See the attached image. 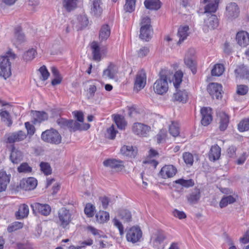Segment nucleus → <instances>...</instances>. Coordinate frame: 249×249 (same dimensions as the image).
I'll return each mask as SVG.
<instances>
[{
	"label": "nucleus",
	"instance_id": "nucleus-1",
	"mask_svg": "<svg viewBox=\"0 0 249 249\" xmlns=\"http://www.w3.org/2000/svg\"><path fill=\"white\" fill-rule=\"evenodd\" d=\"M183 72L181 71H176L174 74L173 84L176 89V91L173 95V100L183 103H186L188 100V92L185 89H178V88L182 82Z\"/></svg>",
	"mask_w": 249,
	"mask_h": 249
},
{
	"label": "nucleus",
	"instance_id": "nucleus-2",
	"mask_svg": "<svg viewBox=\"0 0 249 249\" xmlns=\"http://www.w3.org/2000/svg\"><path fill=\"white\" fill-rule=\"evenodd\" d=\"M16 57V54L11 51H8L5 55L1 56L0 76L6 79L11 75V61L14 60Z\"/></svg>",
	"mask_w": 249,
	"mask_h": 249
},
{
	"label": "nucleus",
	"instance_id": "nucleus-3",
	"mask_svg": "<svg viewBox=\"0 0 249 249\" xmlns=\"http://www.w3.org/2000/svg\"><path fill=\"white\" fill-rule=\"evenodd\" d=\"M58 225L63 229H68L72 220V214L69 210L63 207L58 211Z\"/></svg>",
	"mask_w": 249,
	"mask_h": 249
},
{
	"label": "nucleus",
	"instance_id": "nucleus-4",
	"mask_svg": "<svg viewBox=\"0 0 249 249\" xmlns=\"http://www.w3.org/2000/svg\"><path fill=\"white\" fill-rule=\"evenodd\" d=\"M42 140L51 144H58L61 143L62 137L57 130L51 128L43 131L41 136Z\"/></svg>",
	"mask_w": 249,
	"mask_h": 249
},
{
	"label": "nucleus",
	"instance_id": "nucleus-5",
	"mask_svg": "<svg viewBox=\"0 0 249 249\" xmlns=\"http://www.w3.org/2000/svg\"><path fill=\"white\" fill-rule=\"evenodd\" d=\"M163 72L162 71L160 73V77L156 81L153 86L155 92L160 95L166 93L169 88L167 76L163 74Z\"/></svg>",
	"mask_w": 249,
	"mask_h": 249
},
{
	"label": "nucleus",
	"instance_id": "nucleus-6",
	"mask_svg": "<svg viewBox=\"0 0 249 249\" xmlns=\"http://www.w3.org/2000/svg\"><path fill=\"white\" fill-rule=\"evenodd\" d=\"M195 51L194 49H190L184 58V63L189 68L193 74L196 72V63L194 56Z\"/></svg>",
	"mask_w": 249,
	"mask_h": 249
},
{
	"label": "nucleus",
	"instance_id": "nucleus-7",
	"mask_svg": "<svg viewBox=\"0 0 249 249\" xmlns=\"http://www.w3.org/2000/svg\"><path fill=\"white\" fill-rule=\"evenodd\" d=\"M142 236V231L139 227H133L126 233V238L128 242L135 243L139 242Z\"/></svg>",
	"mask_w": 249,
	"mask_h": 249
},
{
	"label": "nucleus",
	"instance_id": "nucleus-8",
	"mask_svg": "<svg viewBox=\"0 0 249 249\" xmlns=\"http://www.w3.org/2000/svg\"><path fill=\"white\" fill-rule=\"evenodd\" d=\"M239 13L237 4L235 2H231L226 6L225 15L228 19L232 20L239 16Z\"/></svg>",
	"mask_w": 249,
	"mask_h": 249
},
{
	"label": "nucleus",
	"instance_id": "nucleus-9",
	"mask_svg": "<svg viewBox=\"0 0 249 249\" xmlns=\"http://www.w3.org/2000/svg\"><path fill=\"white\" fill-rule=\"evenodd\" d=\"M207 18L204 20L203 30L207 33L210 30H213L218 26V19L215 15H207Z\"/></svg>",
	"mask_w": 249,
	"mask_h": 249
},
{
	"label": "nucleus",
	"instance_id": "nucleus-10",
	"mask_svg": "<svg viewBox=\"0 0 249 249\" xmlns=\"http://www.w3.org/2000/svg\"><path fill=\"white\" fill-rule=\"evenodd\" d=\"M103 165L117 172L121 171L124 168L123 160L115 159H109L104 160Z\"/></svg>",
	"mask_w": 249,
	"mask_h": 249
},
{
	"label": "nucleus",
	"instance_id": "nucleus-11",
	"mask_svg": "<svg viewBox=\"0 0 249 249\" xmlns=\"http://www.w3.org/2000/svg\"><path fill=\"white\" fill-rule=\"evenodd\" d=\"M177 169L171 164L165 165L160 171L159 174L162 178L166 179L173 177L177 173Z\"/></svg>",
	"mask_w": 249,
	"mask_h": 249
},
{
	"label": "nucleus",
	"instance_id": "nucleus-12",
	"mask_svg": "<svg viewBox=\"0 0 249 249\" xmlns=\"http://www.w3.org/2000/svg\"><path fill=\"white\" fill-rule=\"evenodd\" d=\"M208 91L213 98L217 99L222 97V87L221 85L216 83L210 84L207 88Z\"/></svg>",
	"mask_w": 249,
	"mask_h": 249
},
{
	"label": "nucleus",
	"instance_id": "nucleus-13",
	"mask_svg": "<svg viewBox=\"0 0 249 249\" xmlns=\"http://www.w3.org/2000/svg\"><path fill=\"white\" fill-rule=\"evenodd\" d=\"M119 67L117 65L113 63H110L107 68L104 70L103 76L110 79L115 78L119 72Z\"/></svg>",
	"mask_w": 249,
	"mask_h": 249
},
{
	"label": "nucleus",
	"instance_id": "nucleus-14",
	"mask_svg": "<svg viewBox=\"0 0 249 249\" xmlns=\"http://www.w3.org/2000/svg\"><path fill=\"white\" fill-rule=\"evenodd\" d=\"M150 130L148 126L141 123H135L132 127V131L136 135L146 137Z\"/></svg>",
	"mask_w": 249,
	"mask_h": 249
},
{
	"label": "nucleus",
	"instance_id": "nucleus-15",
	"mask_svg": "<svg viewBox=\"0 0 249 249\" xmlns=\"http://www.w3.org/2000/svg\"><path fill=\"white\" fill-rule=\"evenodd\" d=\"M237 44L241 47H246L249 45V34L245 31L237 33L235 38Z\"/></svg>",
	"mask_w": 249,
	"mask_h": 249
},
{
	"label": "nucleus",
	"instance_id": "nucleus-16",
	"mask_svg": "<svg viewBox=\"0 0 249 249\" xmlns=\"http://www.w3.org/2000/svg\"><path fill=\"white\" fill-rule=\"evenodd\" d=\"M31 207L34 212H37L42 215H48L51 211L50 206L46 204H41L39 203H34L31 205Z\"/></svg>",
	"mask_w": 249,
	"mask_h": 249
},
{
	"label": "nucleus",
	"instance_id": "nucleus-17",
	"mask_svg": "<svg viewBox=\"0 0 249 249\" xmlns=\"http://www.w3.org/2000/svg\"><path fill=\"white\" fill-rule=\"evenodd\" d=\"M121 153L128 158H135L137 155L138 149L137 147L132 145H124L120 150Z\"/></svg>",
	"mask_w": 249,
	"mask_h": 249
},
{
	"label": "nucleus",
	"instance_id": "nucleus-18",
	"mask_svg": "<svg viewBox=\"0 0 249 249\" xmlns=\"http://www.w3.org/2000/svg\"><path fill=\"white\" fill-rule=\"evenodd\" d=\"M37 180L34 178L30 177L23 179L20 183V187L26 191L34 189L37 185Z\"/></svg>",
	"mask_w": 249,
	"mask_h": 249
},
{
	"label": "nucleus",
	"instance_id": "nucleus-19",
	"mask_svg": "<svg viewBox=\"0 0 249 249\" xmlns=\"http://www.w3.org/2000/svg\"><path fill=\"white\" fill-rule=\"evenodd\" d=\"M146 76L145 73L143 71L139 72L136 75L134 88L138 90H140L143 89L146 84Z\"/></svg>",
	"mask_w": 249,
	"mask_h": 249
},
{
	"label": "nucleus",
	"instance_id": "nucleus-20",
	"mask_svg": "<svg viewBox=\"0 0 249 249\" xmlns=\"http://www.w3.org/2000/svg\"><path fill=\"white\" fill-rule=\"evenodd\" d=\"M200 113L202 116L201 124L204 126H207L212 121L211 108L204 107L201 109Z\"/></svg>",
	"mask_w": 249,
	"mask_h": 249
},
{
	"label": "nucleus",
	"instance_id": "nucleus-21",
	"mask_svg": "<svg viewBox=\"0 0 249 249\" xmlns=\"http://www.w3.org/2000/svg\"><path fill=\"white\" fill-rule=\"evenodd\" d=\"M102 4L101 0H93L91 1L90 12L92 15L96 17H99L101 15L103 12Z\"/></svg>",
	"mask_w": 249,
	"mask_h": 249
},
{
	"label": "nucleus",
	"instance_id": "nucleus-22",
	"mask_svg": "<svg viewBox=\"0 0 249 249\" xmlns=\"http://www.w3.org/2000/svg\"><path fill=\"white\" fill-rule=\"evenodd\" d=\"M200 197L201 192L197 188H194L186 196L188 202L192 205L197 203Z\"/></svg>",
	"mask_w": 249,
	"mask_h": 249
},
{
	"label": "nucleus",
	"instance_id": "nucleus-23",
	"mask_svg": "<svg viewBox=\"0 0 249 249\" xmlns=\"http://www.w3.org/2000/svg\"><path fill=\"white\" fill-rule=\"evenodd\" d=\"M26 137V134L25 133L19 130L10 134L7 137V141L9 143H14L23 141Z\"/></svg>",
	"mask_w": 249,
	"mask_h": 249
},
{
	"label": "nucleus",
	"instance_id": "nucleus-24",
	"mask_svg": "<svg viewBox=\"0 0 249 249\" xmlns=\"http://www.w3.org/2000/svg\"><path fill=\"white\" fill-rule=\"evenodd\" d=\"M33 118V123L34 124L40 123L48 119V115L47 113L44 111H31Z\"/></svg>",
	"mask_w": 249,
	"mask_h": 249
},
{
	"label": "nucleus",
	"instance_id": "nucleus-25",
	"mask_svg": "<svg viewBox=\"0 0 249 249\" xmlns=\"http://www.w3.org/2000/svg\"><path fill=\"white\" fill-rule=\"evenodd\" d=\"M11 175H7L5 171H0V192L4 191L10 180Z\"/></svg>",
	"mask_w": 249,
	"mask_h": 249
},
{
	"label": "nucleus",
	"instance_id": "nucleus-26",
	"mask_svg": "<svg viewBox=\"0 0 249 249\" xmlns=\"http://www.w3.org/2000/svg\"><path fill=\"white\" fill-rule=\"evenodd\" d=\"M189 27L188 25L182 26L178 28V36L179 37L178 44H180L187 38L189 34Z\"/></svg>",
	"mask_w": 249,
	"mask_h": 249
},
{
	"label": "nucleus",
	"instance_id": "nucleus-27",
	"mask_svg": "<svg viewBox=\"0 0 249 249\" xmlns=\"http://www.w3.org/2000/svg\"><path fill=\"white\" fill-rule=\"evenodd\" d=\"M221 155V148L217 144L214 145L211 147L210 149L209 157L211 161H215L218 160Z\"/></svg>",
	"mask_w": 249,
	"mask_h": 249
},
{
	"label": "nucleus",
	"instance_id": "nucleus-28",
	"mask_svg": "<svg viewBox=\"0 0 249 249\" xmlns=\"http://www.w3.org/2000/svg\"><path fill=\"white\" fill-rule=\"evenodd\" d=\"M91 49L93 56V59L96 61H100L101 59V49L98 43L93 41L91 44Z\"/></svg>",
	"mask_w": 249,
	"mask_h": 249
},
{
	"label": "nucleus",
	"instance_id": "nucleus-29",
	"mask_svg": "<svg viewBox=\"0 0 249 249\" xmlns=\"http://www.w3.org/2000/svg\"><path fill=\"white\" fill-rule=\"evenodd\" d=\"M234 73L236 78H248L249 77V71L243 65L237 67L234 70Z\"/></svg>",
	"mask_w": 249,
	"mask_h": 249
},
{
	"label": "nucleus",
	"instance_id": "nucleus-30",
	"mask_svg": "<svg viewBox=\"0 0 249 249\" xmlns=\"http://www.w3.org/2000/svg\"><path fill=\"white\" fill-rule=\"evenodd\" d=\"M23 155L21 151L13 147L10 156L11 161L14 163H18L22 160Z\"/></svg>",
	"mask_w": 249,
	"mask_h": 249
},
{
	"label": "nucleus",
	"instance_id": "nucleus-31",
	"mask_svg": "<svg viewBox=\"0 0 249 249\" xmlns=\"http://www.w3.org/2000/svg\"><path fill=\"white\" fill-rule=\"evenodd\" d=\"M152 33V31L151 29V26H141L140 37L142 40L148 41L151 37Z\"/></svg>",
	"mask_w": 249,
	"mask_h": 249
},
{
	"label": "nucleus",
	"instance_id": "nucleus-32",
	"mask_svg": "<svg viewBox=\"0 0 249 249\" xmlns=\"http://www.w3.org/2000/svg\"><path fill=\"white\" fill-rule=\"evenodd\" d=\"M15 42L18 44H20L26 41V37L20 27H17L15 29Z\"/></svg>",
	"mask_w": 249,
	"mask_h": 249
},
{
	"label": "nucleus",
	"instance_id": "nucleus-33",
	"mask_svg": "<svg viewBox=\"0 0 249 249\" xmlns=\"http://www.w3.org/2000/svg\"><path fill=\"white\" fill-rule=\"evenodd\" d=\"M85 126L84 128H82L81 125L78 122L72 120H70V125L68 129L71 131H75L77 130H87L90 127V125L89 124H85Z\"/></svg>",
	"mask_w": 249,
	"mask_h": 249
},
{
	"label": "nucleus",
	"instance_id": "nucleus-34",
	"mask_svg": "<svg viewBox=\"0 0 249 249\" xmlns=\"http://www.w3.org/2000/svg\"><path fill=\"white\" fill-rule=\"evenodd\" d=\"M219 129L221 131H224L227 128L229 119L228 116L224 112L219 113Z\"/></svg>",
	"mask_w": 249,
	"mask_h": 249
},
{
	"label": "nucleus",
	"instance_id": "nucleus-35",
	"mask_svg": "<svg viewBox=\"0 0 249 249\" xmlns=\"http://www.w3.org/2000/svg\"><path fill=\"white\" fill-rule=\"evenodd\" d=\"M78 0H63V8L68 12L74 10L77 6Z\"/></svg>",
	"mask_w": 249,
	"mask_h": 249
},
{
	"label": "nucleus",
	"instance_id": "nucleus-36",
	"mask_svg": "<svg viewBox=\"0 0 249 249\" xmlns=\"http://www.w3.org/2000/svg\"><path fill=\"white\" fill-rule=\"evenodd\" d=\"M29 208L28 205L25 204L19 206L18 211L17 212L16 215L18 219H22L27 217L29 214Z\"/></svg>",
	"mask_w": 249,
	"mask_h": 249
},
{
	"label": "nucleus",
	"instance_id": "nucleus-37",
	"mask_svg": "<svg viewBox=\"0 0 249 249\" xmlns=\"http://www.w3.org/2000/svg\"><path fill=\"white\" fill-rule=\"evenodd\" d=\"M144 5L147 9L151 10H158L161 6L159 0H145Z\"/></svg>",
	"mask_w": 249,
	"mask_h": 249
},
{
	"label": "nucleus",
	"instance_id": "nucleus-38",
	"mask_svg": "<svg viewBox=\"0 0 249 249\" xmlns=\"http://www.w3.org/2000/svg\"><path fill=\"white\" fill-rule=\"evenodd\" d=\"M96 221L99 223H104L109 219V214L104 211H99L95 215Z\"/></svg>",
	"mask_w": 249,
	"mask_h": 249
},
{
	"label": "nucleus",
	"instance_id": "nucleus-39",
	"mask_svg": "<svg viewBox=\"0 0 249 249\" xmlns=\"http://www.w3.org/2000/svg\"><path fill=\"white\" fill-rule=\"evenodd\" d=\"M110 35V28L107 25H103L100 31L99 38L102 40H107Z\"/></svg>",
	"mask_w": 249,
	"mask_h": 249
},
{
	"label": "nucleus",
	"instance_id": "nucleus-40",
	"mask_svg": "<svg viewBox=\"0 0 249 249\" xmlns=\"http://www.w3.org/2000/svg\"><path fill=\"white\" fill-rule=\"evenodd\" d=\"M220 0H214L213 2H211L205 7V13L207 15L211 14V13H215L218 7Z\"/></svg>",
	"mask_w": 249,
	"mask_h": 249
},
{
	"label": "nucleus",
	"instance_id": "nucleus-41",
	"mask_svg": "<svg viewBox=\"0 0 249 249\" xmlns=\"http://www.w3.org/2000/svg\"><path fill=\"white\" fill-rule=\"evenodd\" d=\"M165 238V237L164 234L160 233H158L153 241L154 247L158 249H164L163 242Z\"/></svg>",
	"mask_w": 249,
	"mask_h": 249
},
{
	"label": "nucleus",
	"instance_id": "nucleus-42",
	"mask_svg": "<svg viewBox=\"0 0 249 249\" xmlns=\"http://www.w3.org/2000/svg\"><path fill=\"white\" fill-rule=\"evenodd\" d=\"M173 183L180 185L185 188L193 187L195 185L194 181L192 179H184L183 178H179L174 181Z\"/></svg>",
	"mask_w": 249,
	"mask_h": 249
},
{
	"label": "nucleus",
	"instance_id": "nucleus-43",
	"mask_svg": "<svg viewBox=\"0 0 249 249\" xmlns=\"http://www.w3.org/2000/svg\"><path fill=\"white\" fill-rule=\"evenodd\" d=\"M37 54L36 50L32 48L25 52L23 54V59L26 62L31 61L34 59Z\"/></svg>",
	"mask_w": 249,
	"mask_h": 249
},
{
	"label": "nucleus",
	"instance_id": "nucleus-44",
	"mask_svg": "<svg viewBox=\"0 0 249 249\" xmlns=\"http://www.w3.org/2000/svg\"><path fill=\"white\" fill-rule=\"evenodd\" d=\"M170 134L174 137H177L179 134V125L177 122H172L169 126Z\"/></svg>",
	"mask_w": 249,
	"mask_h": 249
},
{
	"label": "nucleus",
	"instance_id": "nucleus-45",
	"mask_svg": "<svg viewBox=\"0 0 249 249\" xmlns=\"http://www.w3.org/2000/svg\"><path fill=\"white\" fill-rule=\"evenodd\" d=\"M114 121L120 129H124L126 125V122L124 117L119 115H116L114 118Z\"/></svg>",
	"mask_w": 249,
	"mask_h": 249
},
{
	"label": "nucleus",
	"instance_id": "nucleus-46",
	"mask_svg": "<svg viewBox=\"0 0 249 249\" xmlns=\"http://www.w3.org/2000/svg\"><path fill=\"white\" fill-rule=\"evenodd\" d=\"M224 65L221 64H215L212 70V75L215 76H219L224 71Z\"/></svg>",
	"mask_w": 249,
	"mask_h": 249
},
{
	"label": "nucleus",
	"instance_id": "nucleus-47",
	"mask_svg": "<svg viewBox=\"0 0 249 249\" xmlns=\"http://www.w3.org/2000/svg\"><path fill=\"white\" fill-rule=\"evenodd\" d=\"M235 201V198L231 196L223 197L219 203L221 208L226 207L229 204H232Z\"/></svg>",
	"mask_w": 249,
	"mask_h": 249
},
{
	"label": "nucleus",
	"instance_id": "nucleus-48",
	"mask_svg": "<svg viewBox=\"0 0 249 249\" xmlns=\"http://www.w3.org/2000/svg\"><path fill=\"white\" fill-rule=\"evenodd\" d=\"M238 129L240 132H244L249 130V117L241 120L238 124Z\"/></svg>",
	"mask_w": 249,
	"mask_h": 249
},
{
	"label": "nucleus",
	"instance_id": "nucleus-49",
	"mask_svg": "<svg viewBox=\"0 0 249 249\" xmlns=\"http://www.w3.org/2000/svg\"><path fill=\"white\" fill-rule=\"evenodd\" d=\"M135 0H126L124 9L126 12L131 13L135 9Z\"/></svg>",
	"mask_w": 249,
	"mask_h": 249
},
{
	"label": "nucleus",
	"instance_id": "nucleus-50",
	"mask_svg": "<svg viewBox=\"0 0 249 249\" xmlns=\"http://www.w3.org/2000/svg\"><path fill=\"white\" fill-rule=\"evenodd\" d=\"M119 216L124 222H129L131 219V214L129 211L123 210H121L119 213Z\"/></svg>",
	"mask_w": 249,
	"mask_h": 249
},
{
	"label": "nucleus",
	"instance_id": "nucleus-51",
	"mask_svg": "<svg viewBox=\"0 0 249 249\" xmlns=\"http://www.w3.org/2000/svg\"><path fill=\"white\" fill-rule=\"evenodd\" d=\"M0 116L1 120L4 122L8 126H10L12 121L10 118V114L7 111H2L0 113Z\"/></svg>",
	"mask_w": 249,
	"mask_h": 249
},
{
	"label": "nucleus",
	"instance_id": "nucleus-52",
	"mask_svg": "<svg viewBox=\"0 0 249 249\" xmlns=\"http://www.w3.org/2000/svg\"><path fill=\"white\" fill-rule=\"evenodd\" d=\"M95 210V206L90 204L88 203L86 204L84 209L85 213L89 217H92L94 214V211Z\"/></svg>",
	"mask_w": 249,
	"mask_h": 249
},
{
	"label": "nucleus",
	"instance_id": "nucleus-53",
	"mask_svg": "<svg viewBox=\"0 0 249 249\" xmlns=\"http://www.w3.org/2000/svg\"><path fill=\"white\" fill-rule=\"evenodd\" d=\"M112 222L113 226L118 229L120 235L123 236L124 234V227L122 222L116 217H114L112 219Z\"/></svg>",
	"mask_w": 249,
	"mask_h": 249
},
{
	"label": "nucleus",
	"instance_id": "nucleus-54",
	"mask_svg": "<svg viewBox=\"0 0 249 249\" xmlns=\"http://www.w3.org/2000/svg\"><path fill=\"white\" fill-rule=\"evenodd\" d=\"M183 159L185 163L189 165H192L194 162V157L189 152H185L183 154Z\"/></svg>",
	"mask_w": 249,
	"mask_h": 249
},
{
	"label": "nucleus",
	"instance_id": "nucleus-55",
	"mask_svg": "<svg viewBox=\"0 0 249 249\" xmlns=\"http://www.w3.org/2000/svg\"><path fill=\"white\" fill-rule=\"evenodd\" d=\"M41 170L46 175L52 173V169L50 164L47 162H41L40 164Z\"/></svg>",
	"mask_w": 249,
	"mask_h": 249
},
{
	"label": "nucleus",
	"instance_id": "nucleus-56",
	"mask_svg": "<svg viewBox=\"0 0 249 249\" xmlns=\"http://www.w3.org/2000/svg\"><path fill=\"white\" fill-rule=\"evenodd\" d=\"M32 170V168L29 166L28 163L24 162L20 164L18 168V171L19 173H30Z\"/></svg>",
	"mask_w": 249,
	"mask_h": 249
},
{
	"label": "nucleus",
	"instance_id": "nucleus-57",
	"mask_svg": "<svg viewBox=\"0 0 249 249\" xmlns=\"http://www.w3.org/2000/svg\"><path fill=\"white\" fill-rule=\"evenodd\" d=\"M39 71L41 75V77L40 78L43 81L46 80L50 75V73L47 70L46 66H42V67H41L39 69Z\"/></svg>",
	"mask_w": 249,
	"mask_h": 249
},
{
	"label": "nucleus",
	"instance_id": "nucleus-58",
	"mask_svg": "<svg viewBox=\"0 0 249 249\" xmlns=\"http://www.w3.org/2000/svg\"><path fill=\"white\" fill-rule=\"evenodd\" d=\"M56 123L60 127L64 129L68 128L70 125V120L61 118L58 119Z\"/></svg>",
	"mask_w": 249,
	"mask_h": 249
},
{
	"label": "nucleus",
	"instance_id": "nucleus-59",
	"mask_svg": "<svg viewBox=\"0 0 249 249\" xmlns=\"http://www.w3.org/2000/svg\"><path fill=\"white\" fill-rule=\"evenodd\" d=\"M248 91V87L247 86L240 85L237 86L236 93L240 95H244Z\"/></svg>",
	"mask_w": 249,
	"mask_h": 249
},
{
	"label": "nucleus",
	"instance_id": "nucleus-60",
	"mask_svg": "<svg viewBox=\"0 0 249 249\" xmlns=\"http://www.w3.org/2000/svg\"><path fill=\"white\" fill-rule=\"evenodd\" d=\"M22 227V224L20 222H15L9 226L7 228V231L9 232H12L15 231L19 229Z\"/></svg>",
	"mask_w": 249,
	"mask_h": 249
},
{
	"label": "nucleus",
	"instance_id": "nucleus-61",
	"mask_svg": "<svg viewBox=\"0 0 249 249\" xmlns=\"http://www.w3.org/2000/svg\"><path fill=\"white\" fill-rule=\"evenodd\" d=\"M87 230L88 231L90 232L93 235L97 237H101V232H102L98 230V229L95 228L94 227L89 226L87 228Z\"/></svg>",
	"mask_w": 249,
	"mask_h": 249
},
{
	"label": "nucleus",
	"instance_id": "nucleus-62",
	"mask_svg": "<svg viewBox=\"0 0 249 249\" xmlns=\"http://www.w3.org/2000/svg\"><path fill=\"white\" fill-rule=\"evenodd\" d=\"M149 52V49L147 47H142L138 51L137 54L139 57H143L146 56Z\"/></svg>",
	"mask_w": 249,
	"mask_h": 249
},
{
	"label": "nucleus",
	"instance_id": "nucleus-63",
	"mask_svg": "<svg viewBox=\"0 0 249 249\" xmlns=\"http://www.w3.org/2000/svg\"><path fill=\"white\" fill-rule=\"evenodd\" d=\"M25 126L27 129L28 134L30 136L33 135L36 130L35 126L29 122H26L25 123Z\"/></svg>",
	"mask_w": 249,
	"mask_h": 249
},
{
	"label": "nucleus",
	"instance_id": "nucleus-64",
	"mask_svg": "<svg viewBox=\"0 0 249 249\" xmlns=\"http://www.w3.org/2000/svg\"><path fill=\"white\" fill-rule=\"evenodd\" d=\"M117 131L115 130L113 125H111L107 130V133L108 134V138L110 139H114L116 135Z\"/></svg>",
	"mask_w": 249,
	"mask_h": 249
}]
</instances>
